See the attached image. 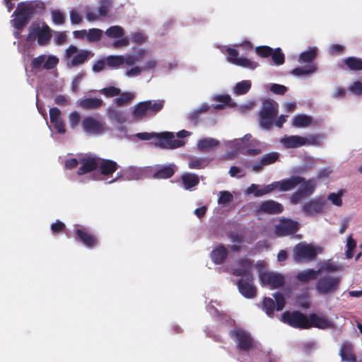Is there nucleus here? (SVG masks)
Masks as SVG:
<instances>
[{
    "mask_svg": "<svg viewBox=\"0 0 362 362\" xmlns=\"http://www.w3.org/2000/svg\"><path fill=\"white\" fill-rule=\"evenodd\" d=\"M132 116L136 121H141L149 117L144 101L139 102L133 107Z\"/></svg>",
    "mask_w": 362,
    "mask_h": 362,
    "instance_id": "c756f323",
    "label": "nucleus"
},
{
    "mask_svg": "<svg viewBox=\"0 0 362 362\" xmlns=\"http://www.w3.org/2000/svg\"><path fill=\"white\" fill-rule=\"evenodd\" d=\"M250 88L251 82L250 81H243L236 84L234 90L237 95H244L249 91Z\"/></svg>",
    "mask_w": 362,
    "mask_h": 362,
    "instance_id": "a18cd8bd",
    "label": "nucleus"
},
{
    "mask_svg": "<svg viewBox=\"0 0 362 362\" xmlns=\"http://www.w3.org/2000/svg\"><path fill=\"white\" fill-rule=\"evenodd\" d=\"M183 141L176 139L173 132H163L157 133L155 145L161 148L173 149L183 146Z\"/></svg>",
    "mask_w": 362,
    "mask_h": 362,
    "instance_id": "6e6552de",
    "label": "nucleus"
},
{
    "mask_svg": "<svg viewBox=\"0 0 362 362\" xmlns=\"http://www.w3.org/2000/svg\"><path fill=\"white\" fill-rule=\"evenodd\" d=\"M112 6L111 0H100V5L98 7V15L102 17L107 16Z\"/></svg>",
    "mask_w": 362,
    "mask_h": 362,
    "instance_id": "09e8293b",
    "label": "nucleus"
},
{
    "mask_svg": "<svg viewBox=\"0 0 362 362\" xmlns=\"http://www.w3.org/2000/svg\"><path fill=\"white\" fill-rule=\"evenodd\" d=\"M103 30L99 28H90L87 30V42L94 43L100 41L103 36Z\"/></svg>",
    "mask_w": 362,
    "mask_h": 362,
    "instance_id": "79ce46f5",
    "label": "nucleus"
},
{
    "mask_svg": "<svg viewBox=\"0 0 362 362\" xmlns=\"http://www.w3.org/2000/svg\"><path fill=\"white\" fill-rule=\"evenodd\" d=\"M52 30L45 23L40 25L38 22H33L28 29V35L26 37L28 42L37 40L39 45H47L52 37Z\"/></svg>",
    "mask_w": 362,
    "mask_h": 362,
    "instance_id": "7ed1b4c3",
    "label": "nucleus"
},
{
    "mask_svg": "<svg viewBox=\"0 0 362 362\" xmlns=\"http://www.w3.org/2000/svg\"><path fill=\"white\" fill-rule=\"evenodd\" d=\"M259 280L262 286H269L272 289L280 288L285 283L283 275L274 272H261Z\"/></svg>",
    "mask_w": 362,
    "mask_h": 362,
    "instance_id": "f8f14e48",
    "label": "nucleus"
},
{
    "mask_svg": "<svg viewBox=\"0 0 362 362\" xmlns=\"http://www.w3.org/2000/svg\"><path fill=\"white\" fill-rule=\"evenodd\" d=\"M277 113L278 109L272 100H264L262 109L259 113L260 126L264 129H270L273 126Z\"/></svg>",
    "mask_w": 362,
    "mask_h": 362,
    "instance_id": "39448f33",
    "label": "nucleus"
},
{
    "mask_svg": "<svg viewBox=\"0 0 362 362\" xmlns=\"http://www.w3.org/2000/svg\"><path fill=\"white\" fill-rule=\"evenodd\" d=\"M312 123V118L305 115H296L293 122V124L297 127H305L310 125Z\"/></svg>",
    "mask_w": 362,
    "mask_h": 362,
    "instance_id": "ea45409f",
    "label": "nucleus"
},
{
    "mask_svg": "<svg viewBox=\"0 0 362 362\" xmlns=\"http://www.w3.org/2000/svg\"><path fill=\"white\" fill-rule=\"evenodd\" d=\"M181 180L185 189L189 190L199 183L198 175L194 173H186L181 176Z\"/></svg>",
    "mask_w": 362,
    "mask_h": 362,
    "instance_id": "2f4dec72",
    "label": "nucleus"
},
{
    "mask_svg": "<svg viewBox=\"0 0 362 362\" xmlns=\"http://www.w3.org/2000/svg\"><path fill=\"white\" fill-rule=\"evenodd\" d=\"M104 104L102 99L97 98H88L81 100L79 105L84 110H96L100 108Z\"/></svg>",
    "mask_w": 362,
    "mask_h": 362,
    "instance_id": "7c9ffc66",
    "label": "nucleus"
},
{
    "mask_svg": "<svg viewBox=\"0 0 362 362\" xmlns=\"http://www.w3.org/2000/svg\"><path fill=\"white\" fill-rule=\"evenodd\" d=\"M239 292L246 298H254L257 296V288L254 285L253 276L240 278L236 282Z\"/></svg>",
    "mask_w": 362,
    "mask_h": 362,
    "instance_id": "ddd939ff",
    "label": "nucleus"
},
{
    "mask_svg": "<svg viewBox=\"0 0 362 362\" xmlns=\"http://www.w3.org/2000/svg\"><path fill=\"white\" fill-rule=\"evenodd\" d=\"M83 130L88 134H99L104 131L103 124L93 117H86L82 121Z\"/></svg>",
    "mask_w": 362,
    "mask_h": 362,
    "instance_id": "aec40b11",
    "label": "nucleus"
},
{
    "mask_svg": "<svg viewBox=\"0 0 362 362\" xmlns=\"http://www.w3.org/2000/svg\"><path fill=\"white\" fill-rule=\"evenodd\" d=\"M76 240L80 242L88 248L95 247L98 242L97 236L86 228L78 226L74 232Z\"/></svg>",
    "mask_w": 362,
    "mask_h": 362,
    "instance_id": "1a4fd4ad",
    "label": "nucleus"
},
{
    "mask_svg": "<svg viewBox=\"0 0 362 362\" xmlns=\"http://www.w3.org/2000/svg\"><path fill=\"white\" fill-rule=\"evenodd\" d=\"M272 59L276 65H281L284 63L285 57L284 54L280 48L273 49L272 54H271Z\"/></svg>",
    "mask_w": 362,
    "mask_h": 362,
    "instance_id": "8fccbe9b",
    "label": "nucleus"
},
{
    "mask_svg": "<svg viewBox=\"0 0 362 362\" xmlns=\"http://www.w3.org/2000/svg\"><path fill=\"white\" fill-rule=\"evenodd\" d=\"M317 55V49L316 47H308V49L300 53L299 60L304 63H311L315 60Z\"/></svg>",
    "mask_w": 362,
    "mask_h": 362,
    "instance_id": "f704fd0d",
    "label": "nucleus"
},
{
    "mask_svg": "<svg viewBox=\"0 0 362 362\" xmlns=\"http://www.w3.org/2000/svg\"><path fill=\"white\" fill-rule=\"evenodd\" d=\"M320 273V269L314 270L312 269H308L307 270L298 272L296 278L302 283H308L312 280H315Z\"/></svg>",
    "mask_w": 362,
    "mask_h": 362,
    "instance_id": "473e14b6",
    "label": "nucleus"
},
{
    "mask_svg": "<svg viewBox=\"0 0 362 362\" xmlns=\"http://www.w3.org/2000/svg\"><path fill=\"white\" fill-rule=\"evenodd\" d=\"M233 200V194L228 191H221L218 193V204L221 205H226L232 202Z\"/></svg>",
    "mask_w": 362,
    "mask_h": 362,
    "instance_id": "49530a36",
    "label": "nucleus"
},
{
    "mask_svg": "<svg viewBox=\"0 0 362 362\" xmlns=\"http://www.w3.org/2000/svg\"><path fill=\"white\" fill-rule=\"evenodd\" d=\"M269 90L274 94L282 95L285 94L288 88L284 85L273 83L271 85Z\"/></svg>",
    "mask_w": 362,
    "mask_h": 362,
    "instance_id": "052dcab7",
    "label": "nucleus"
},
{
    "mask_svg": "<svg viewBox=\"0 0 362 362\" xmlns=\"http://www.w3.org/2000/svg\"><path fill=\"white\" fill-rule=\"evenodd\" d=\"M341 282L340 276L327 274L317 280L315 288L320 295H331L339 289Z\"/></svg>",
    "mask_w": 362,
    "mask_h": 362,
    "instance_id": "f03ea898",
    "label": "nucleus"
},
{
    "mask_svg": "<svg viewBox=\"0 0 362 362\" xmlns=\"http://www.w3.org/2000/svg\"><path fill=\"white\" fill-rule=\"evenodd\" d=\"M282 320L290 326L300 329H308V316L300 311H286L282 315Z\"/></svg>",
    "mask_w": 362,
    "mask_h": 362,
    "instance_id": "0eeeda50",
    "label": "nucleus"
},
{
    "mask_svg": "<svg viewBox=\"0 0 362 362\" xmlns=\"http://www.w3.org/2000/svg\"><path fill=\"white\" fill-rule=\"evenodd\" d=\"M108 115L110 119L119 124H123L127 120L124 113L120 110L110 109L108 111Z\"/></svg>",
    "mask_w": 362,
    "mask_h": 362,
    "instance_id": "c03bdc74",
    "label": "nucleus"
},
{
    "mask_svg": "<svg viewBox=\"0 0 362 362\" xmlns=\"http://www.w3.org/2000/svg\"><path fill=\"white\" fill-rule=\"evenodd\" d=\"M237 267L233 269L232 274L235 276L247 278L249 276H253L251 271L252 269V262L247 258H242L236 262Z\"/></svg>",
    "mask_w": 362,
    "mask_h": 362,
    "instance_id": "6ab92c4d",
    "label": "nucleus"
},
{
    "mask_svg": "<svg viewBox=\"0 0 362 362\" xmlns=\"http://www.w3.org/2000/svg\"><path fill=\"white\" fill-rule=\"evenodd\" d=\"M317 256V251L311 245L298 244L294 248V257L296 260H311Z\"/></svg>",
    "mask_w": 362,
    "mask_h": 362,
    "instance_id": "f3484780",
    "label": "nucleus"
},
{
    "mask_svg": "<svg viewBox=\"0 0 362 362\" xmlns=\"http://www.w3.org/2000/svg\"><path fill=\"white\" fill-rule=\"evenodd\" d=\"M273 297L275 301L269 297H264L262 302V309L269 316L273 315L275 309L277 311L282 310L285 305V298L282 293L276 292Z\"/></svg>",
    "mask_w": 362,
    "mask_h": 362,
    "instance_id": "9d476101",
    "label": "nucleus"
},
{
    "mask_svg": "<svg viewBox=\"0 0 362 362\" xmlns=\"http://www.w3.org/2000/svg\"><path fill=\"white\" fill-rule=\"evenodd\" d=\"M261 188L259 185L251 184L250 186L247 188L245 193L247 194H253L255 197H262Z\"/></svg>",
    "mask_w": 362,
    "mask_h": 362,
    "instance_id": "bf43d9fd",
    "label": "nucleus"
},
{
    "mask_svg": "<svg viewBox=\"0 0 362 362\" xmlns=\"http://www.w3.org/2000/svg\"><path fill=\"white\" fill-rule=\"evenodd\" d=\"M81 116L76 111L72 112L69 115V124L72 129H75L80 122Z\"/></svg>",
    "mask_w": 362,
    "mask_h": 362,
    "instance_id": "0e129e2a",
    "label": "nucleus"
},
{
    "mask_svg": "<svg viewBox=\"0 0 362 362\" xmlns=\"http://www.w3.org/2000/svg\"><path fill=\"white\" fill-rule=\"evenodd\" d=\"M52 18L53 22L57 25H62L65 21V17L64 14L58 10L52 11Z\"/></svg>",
    "mask_w": 362,
    "mask_h": 362,
    "instance_id": "680f3d73",
    "label": "nucleus"
},
{
    "mask_svg": "<svg viewBox=\"0 0 362 362\" xmlns=\"http://www.w3.org/2000/svg\"><path fill=\"white\" fill-rule=\"evenodd\" d=\"M98 161L99 157L96 156H87L81 158L79 160L81 166L78 169V175H82L98 169Z\"/></svg>",
    "mask_w": 362,
    "mask_h": 362,
    "instance_id": "412c9836",
    "label": "nucleus"
},
{
    "mask_svg": "<svg viewBox=\"0 0 362 362\" xmlns=\"http://www.w3.org/2000/svg\"><path fill=\"white\" fill-rule=\"evenodd\" d=\"M59 63V59L54 55L46 57L45 63L43 64V69L46 70H50L57 66Z\"/></svg>",
    "mask_w": 362,
    "mask_h": 362,
    "instance_id": "603ef678",
    "label": "nucleus"
},
{
    "mask_svg": "<svg viewBox=\"0 0 362 362\" xmlns=\"http://www.w3.org/2000/svg\"><path fill=\"white\" fill-rule=\"evenodd\" d=\"M100 93L107 98L117 96L120 94L121 90L115 86H109L101 89Z\"/></svg>",
    "mask_w": 362,
    "mask_h": 362,
    "instance_id": "864d4df0",
    "label": "nucleus"
},
{
    "mask_svg": "<svg viewBox=\"0 0 362 362\" xmlns=\"http://www.w3.org/2000/svg\"><path fill=\"white\" fill-rule=\"evenodd\" d=\"M256 53L261 57L266 58L272 54L273 49L269 46H259L255 48Z\"/></svg>",
    "mask_w": 362,
    "mask_h": 362,
    "instance_id": "6e6d98bb",
    "label": "nucleus"
},
{
    "mask_svg": "<svg viewBox=\"0 0 362 362\" xmlns=\"http://www.w3.org/2000/svg\"><path fill=\"white\" fill-rule=\"evenodd\" d=\"M65 228V224L60 221H57L55 223L51 225V230L54 234L62 233L64 231Z\"/></svg>",
    "mask_w": 362,
    "mask_h": 362,
    "instance_id": "69168bd1",
    "label": "nucleus"
},
{
    "mask_svg": "<svg viewBox=\"0 0 362 362\" xmlns=\"http://www.w3.org/2000/svg\"><path fill=\"white\" fill-rule=\"evenodd\" d=\"M343 63L346 68L353 71L362 70V59L356 57H349L343 60Z\"/></svg>",
    "mask_w": 362,
    "mask_h": 362,
    "instance_id": "72a5a7b5",
    "label": "nucleus"
},
{
    "mask_svg": "<svg viewBox=\"0 0 362 362\" xmlns=\"http://www.w3.org/2000/svg\"><path fill=\"white\" fill-rule=\"evenodd\" d=\"M94 57V53L86 49H78L76 45H70L64 52V58L69 68L78 67L86 63Z\"/></svg>",
    "mask_w": 362,
    "mask_h": 362,
    "instance_id": "f257e3e1",
    "label": "nucleus"
},
{
    "mask_svg": "<svg viewBox=\"0 0 362 362\" xmlns=\"http://www.w3.org/2000/svg\"><path fill=\"white\" fill-rule=\"evenodd\" d=\"M299 185L298 189L293 193L290 197V202L294 205L300 203L303 198L308 197L313 194L317 187V182L315 178H310L308 180H305L304 178L303 182Z\"/></svg>",
    "mask_w": 362,
    "mask_h": 362,
    "instance_id": "423d86ee",
    "label": "nucleus"
},
{
    "mask_svg": "<svg viewBox=\"0 0 362 362\" xmlns=\"http://www.w3.org/2000/svg\"><path fill=\"white\" fill-rule=\"evenodd\" d=\"M35 11L33 2H21L14 11L16 18L13 20L16 29L22 30L30 21Z\"/></svg>",
    "mask_w": 362,
    "mask_h": 362,
    "instance_id": "20e7f679",
    "label": "nucleus"
},
{
    "mask_svg": "<svg viewBox=\"0 0 362 362\" xmlns=\"http://www.w3.org/2000/svg\"><path fill=\"white\" fill-rule=\"evenodd\" d=\"M305 138L303 136L293 135L285 136L281 139V143L286 148H295L305 146Z\"/></svg>",
    "mask_w": 362,
    "mask_h": 362,
    "instance_id": "a878e982",
    "label": "nucleus"
},
{
    "mask_svg": "<svg viewBox=\"0 0 362 362\" xmlns=\"http://www.w3.org/2000/svg\"><path fill=\"white\" fill-rule=\"evenodd\" d=\"M304 177L299 175H293L289 178L283 179L280 181H276L278 191L287 192L295 189L297 186L303 182Z\"/></svg>",
    "mask_w": 362,
    "mask_h": 362,
    "instance_id": "4be33fe9",
    "label": "nucleus"
},
{
    "mask_svg": "<svg viewBox=\"0 0 362 362\" xmlns=\"http://www.w3.org/2000/svg\"><path fill=\"white\" fill-rule=\"evenodd\" d=\"M105 34L110 38H120L124 37V30L119 25H112L105 31Z\"/></svg>",
    "mask_w": 362,
    "mask_h": 362,
    "instance_id": "58836bf2",
    "label": "nucleus"
},
{
    "mask_svg": "<svg viewBox=\"0 0 362 362\" xmlns=\"http://www.w3.org/2000/svg\"><path fill=\"white\" fill-rule=\"evenodd\" d=\"M206 165L205 159L201 158H194L189 160L188 166L191 169H202Z\"/></svg>",
    "mask_w": 362,
    "mask_h": 362,
    "instance_id": "3c124183",
    "label": "nucleus"
},
{
    "mask_svg": "<svg viewBox=\"0 0 362 362\" xmlns=\"http://www.w3.org/2000/svg\"><path fill=\"white\" fill-rule=\"evenodd\" d=\"M299 228L300 224L297 221L285 218L276 226L275 233L278 236H286L296 233Z\"/></svg>",
    "mask_w": 362,
    "mask_h": 362,
    "instance_id": "2eb2a0df",
    "label": "nucleus"
},
{
    "mask_svg": "<svg viewBox=\"0 0 362 362\" xmlns=\"http://www.w3.org/2000/svg\"><path fill=\"white\" fill-rule=\"evenodd\" d=\"M118 168L119 165L115 160L99 157L98 170L100 175L111 177Z\"/></svg>",
    "mask_w": 362,
    "mask_h": 362,
    "instance_id": "5701e85b",
    "label": "nucleus"
},
{
    "mask_svg": "<svg viewBox=\"0 0 362 362\" xmlns=\"http://www.w3.org/2000/svg\"><path fill=\"white\" fill-rule=\"evenodd\" d=\"M218 140L213 138H205L199 141L197 146L200 151H206L218 146Z\"/></svg>",
    "mask_w": 362,
    "mask_h": 362,
    "instance_id": "e433bc0d",
    "label": "nucleus"
},
{
    "mask_svg": "<svg viewBox=\"0 0 362 362\" xmlns=\"http://www.w3.org/2000/svg\"><path fill=\"white\" fill-rule=\"evenodd\" d=\"M280 154L278 152H271L265 154L262 158L255 163L252 166L253 170L259 172L264 166H267L276 163L279 158Z\"/></svg>",
    "mask_w": 362,
    "mask_h": 362,
    "instance_id": "b1692460",
    "label": "nucleus"
},
{
    "mask_svg": "<svg viewBox=\"0 0 362 362\" xmlns=\"http://www.w3.org/2000/svg\"><path fill=\"white\" fill-rule=\"evenodd\" d=\"M226 52L228 54V60L230 62L235 64L236 63L235 60L239 59V57H238L239 53H238V50H236L235 49L231 48V47H228L226 49Z\"/></svg>",
    "mask_w": 362,
    "mask_h": 362,
    "instance_id": "338daca9",
    "label": "nucleus"
},
{
    "mask_svg": "<svg viewBox=\"0 0 362 362\" xmlns=\"http://www.w3.org/2000/svg\"><path fill=\"white\" fill-rule=\"evenodd\" d=\"M175 173V165L169 164L156 168L152 171V177L154 179H168Z\"/></svg>",
    "mask_w": 362,
    "mask_h": 362,
    "instance_id": "393cba45",
    "label": "nucleus"
},
{
    "mask_svg": "<svg viewBox=\"0 0 362 362\" xmlns=\"http://www.w3.org/2000/svg\"><path fill=\"white\" fill-rule=\"evenodd\" d=\"M317 70L315 64H308L303 67H297L291 71V74L294 76H301L314 73Z\"/></svg>",
    "mask_w": 362,
    "mask_h": 362,
    "instance_id": "4c0bfd02",
    "label": "nucleus"
},
{
    "mask_svg": "<svg viewBox=\"0 0 362 362\" xmlns=\"http://www.w3.org/2000/svg\"><path fill=\"white\" fill-rule=\"evenodd\" d=\"M209 106H204L199 109H197L194 110V112H191L189 115L188 116L189 119L194 122V124H197L198 122V120L200 117V115L202 112H206L209 110Z\"/></svg>",
    "mask_w": 362,
    "mask_h": 362,
    "instance_id": "5fc2aeb1",
    "label": "nucleus"
},
{
    "mask_svg": "<svg viewBox=\"0 0 362 362\" xmlns=\"http://www.w3.org/2000/svg\"><path fill=\"white\" fill-rule=\"evenodd\" d=\"M70 20L72 24L78 25L82 22L83 18L77 11L71 10L70 11Z\"/></svg>",
    "mask_w": 362,
    "mask_h": 362,
    "instance_id": "774afa93",
    "label": "nucleus"
},
{
    "mask_svg": "<svg viewBox=\"0 0 362 362\" xmlns=\"http://www.w3.org/2000/svg\"><path fill=\"white\" fill-rule=\"evenodd\" d=\"M308 326L309 329L315 327L320 329H327L334 328V324L325 315L311 313L308 316Z\"/></svg>",
    "mask_w": 362,
    "mask_h": 362,
    "instance_id": "dca6fc26",
    "label": "nucleus"
},
{
    "mask_svg": "<svg viewBox=\"0 0 362 362\" xmlns=\"http://www.w3.org/2000/svg\"><path fill=\"white\" fill-rule=\"evenodd\" d=\"M230 336L234 338L240 350L248 351L254 347V341L249 333L241 329L230 332Z\"/></svg>",
    "mask_w": 362,
    "mask_h": 362,
    "instance_id": "9b49d317",
    "label": "nucleus"
},
{
    "mask_svg": "<svg viewBox=\"0 0 362 362\" xmlns=\"http://www.w3.org/2000/svg\"><path fill=\"white\" fill-rule=\"evenodd\" d=\"M235 65L245 67V68H249L251 69H255L257 67L258 63L251 61L247 58L245 57H239L238 59H236Z\"/></svg>",
    "mask_w": 362,
    "mask_h": 362,
    "instance_id": "de8ad7c7",
    "label": "nucleus"
},
{
    "mask_svg": "<svg viewBox=\"0 0 362 362\" xmlns=\"http://www.w3.org/2000/svg\"><path fill=\"white\" fill-rule=\"evenodd\" d=\"M326 206V200L323 197H316L306 202L302 206V211L305 216H313L322 213Z\"/></svg>",
    "mask_w": 362,
    "mask_h": 362,
    "instance_id": "4468645a",
    "label": "nucleus"
},
{
    "mask_svg": "<svg viewBox=\"0 0 362 362\" xmlns=\"http://www.w3.org/2000/svg\"><path fill=\"white\" fill-rule=\"evenodd\" d=\"M342 192H339L338 193H330L327 197V199L329 200L334 205L337 206H341L342 205Z\"/></svg>",
    "mask_w": 362,
    "mask_h": 362,
    "instance_id": "4d7b16f0",
    "label": "nucleus"
},
{
    "mask_svg": "<svg viewBox=\"0 0 362 362\" xmlns=\"http://www.w3.org/2000/svg\"><path fill=\"white\" fill-rule=\"evenodd\" d=\"M149 117L156 116L165 105L164 100H149L144 101Z\"/></svg>",
    "mask_w": 362,
    "mask_h": 362,
    "instance_id": "cd10ccee",
    "label": "nucleus"
},
{
    "mask_svg": "<svg viewBox=\"0 0 362 362\" xmlns=\"http://www.w3.org/2000/svg\"><path fill=\"white\" fill-rule=\"evenodd\" d=\"M284 211V206L281 203L274 200H267L262 202L257 209L255 210V215H259L261 213L267 214H279Z\"/></svg>",
    "mask_w": 362,
    "mask_h": 362,
    "instance_id": "a211bd4d",
    "label": "nucleus"
},
{
    "mask_svg": "<svg viewBox=\"0 0 362 362\" xmlns=\"http://www.w3.org/2000/svg\"><path fill=\"white\" fill-rule=\"evenodd\" d=\"M228 255V252L227 248L224 245H220L212 250L211 259L214 264H221L226 259Z\"/></svg>",
    "mask_w": 362,
    "mask_h": 362,
    "instance_id": "c85d7f7f",
    "label": "nucleus"
},
{
    "mask_svg": "<svg viewBox=\"0 0 362 362\" xmlns=\"http://www.w3.org/2000/svg\"><path fill=\"white\" fill-rule=\"evenodd\" d=\"M135 136L139 140L148 141L151 139H155L157 136V132H139L135 134Z\"/></svg>",
    "mask_w": 362,
    "mask_h": 362,
    "instance_id": "e2e57ef3",
    "label": "nucleus"
},
{
    "mask_svg": "<svg viewBox=\"0 0 362 362\" xmlns=\"http://www.w3.org/2000/svg\"><path fill=\"white\" fill-rule=\"evenodd\" d=\"M339 356L343 361H356V356L354 353L353 344L349 341H345L342 343L339 350Z\"/></svg>",
    "mask_w": 362,
    "mask_h": 362,
    "instance_id": "bb28decb",
    "label": "nucleus"
},
{
    "mask_svg": "<svg viewBox=\"0 0 362 362\" xmlns=\"http://www.w3.org/2000/svg\"><path fill=\"white\" fill-rule=\"evenodd\" d=\"M139 175V170L133 167H131L126 170L124 173H122V172H118L117 173V176L111 181H110L109 183H113L117 182V180L123 179L124 176H127V177L129 179H135L138 177Z\"/></svg>",
    "mask_w": 362,
    "mask_h": 362,
    "instance_id": "c9c22d12",
    "label": "nucleus"
},
{
    "mask_svg": "<svg viewBox=\"0 0 362 362\" xmlns=\"http://www.w3.org/2000/svg\"><path fill=\"white\" fill-rule=\"evenodd\" d=\"M119 96L115 99V103L117 106L122 107L127 105L134 99V95L130 92L120 93Z\"/></svg>",
    "mask_w": 362,
    "mask_h": 362,
    "instance_id": "a19ab883",
    "label": "nucleus"
},
{
    "mask_svg": "<svg viewBox=\"0 0 362 362\" xmlns=\"http://www.w3.org/2000/svg\"><path fill=\"white\" fill-rule=\"evenodd\" d=\"M124 63V57L122 55H110L106 58L108 66L118 68Z\"/></svg>",
    "mask_w": 362,
    "mask_h": 362,
    "instance_id": "37998d69",
    "label": "nucleus"
},
{
    "mask_svg": "<svg viewBox=\"0 0 362 362\" xmlns=\"http://www.w3.org/2000/svg\"><path fill=\"white\" fill-rule=\"evenodd\" d=\"M46 59V55L42 54L38 56L37 57L33 58L30 63V66L33 69H40L42 66L43 67V64L45 63V60Z\"/></svg>",
    "mask_w": 362,
    "mask_h": 362,
    "instance_id": "13d9d810",
    "label": "nucleus"
}]
</instances>
